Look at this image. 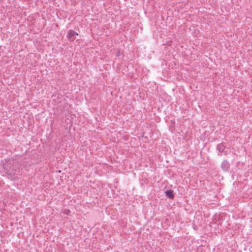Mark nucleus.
I'll return each mask as SVG.
<instances>
[{"instance_id": "nucleus-1", "label": "nucleus", "mask_w": 252, "mask_h": 252, "mask_svg": "<svg viewBox=\"0 0 252 252\" xmlns=\"http://www.w3.org/2000/svg\"><path fill=\"white\" fill-rule=\"evenodd\" d=\"M77 32L72 30H69L67 32V38L70 41H74L76 38V36L78 35Z\"/></svg>"}, {"instance_id": "nucleus-2", "label": "nucleus", "mask_w": 252, "mask_h": 252, "mask_svg": "<svg viewBox=\"0 0 252 252\" xmlns=\"http://www.w3.org/2000/svg\"><path fill=\"white\" fill-rule=\"evenodd\" d=\"M221 168L223 171H228L230 168V164L226 160H223L221 164Z\"/></svg>"}, {"instance_id": "nucleus-3", "label": "nucleus", "mask_w": 252, "mask_h": 252, "mask_svg": "<svg viewBox=\"0 0 252 252\" xmlns=\"http://www.w3.org/2000/svg\"><path fill=\"white\" fill-rule=\"evenodd\" d=\"M226 147L225 146V144L224 143H221L220 144H218L217 145V150L219 151L220 153L223 152L225 149Z\"/></svg>"}, {"instance_id": "nucleus-4", "label": "nucleus", "mask_w": 252, "mask_h": 252, "mask_svg": "<svg viewBox=\"0 0 252 252\" xmlns=\"http://www.w3.org/2000/svg\"><path fill=\"white\" fill-rule=\"evenodd\" d=\"M166 195L171 199H173L174 197L173 190H169L165 192Z\"/></svg>"}, {"instance_id": "nucleus-5", "label": "nucleus", "mask_w": 252, "mask_h": 252, "mask_svg": "<svg viewBox=\"0 0 252 252\" xmlns=\"http://www.w3.org/2000/svg\"><path fill=\"white\" fill-rule=\"evenodd\" d=\"M14 174L20 175L21 174V172L20 171V169H19V170L18 171L15 170V172H14Z\"/></svg>"}, {"instance_id": "nucleus-6", "label": "nucleus", "mask_w": 252, "mask_h": 252, "mask_svg": "<svg viewBox=\"0 0 252 252\" xmlns=\"http://www.w3.org/2000/svg\"><path fill=\"white\" fill-rule=\"evenodd\" d=\"M70 212V211L69 210H66L64 211V213L66 214H68Z\"/></svg>"}]
</instances>
